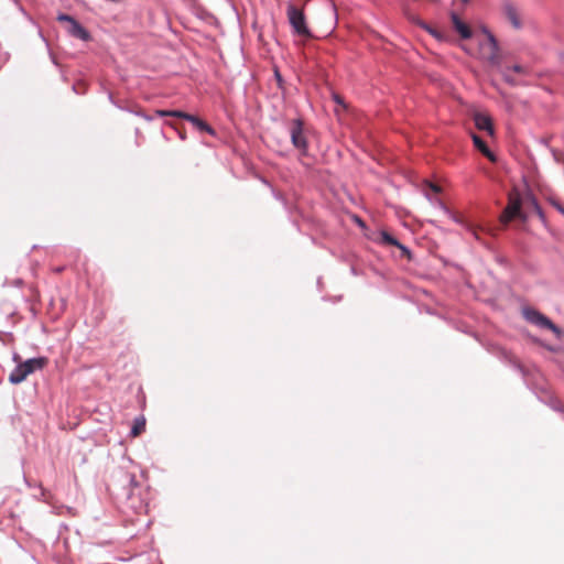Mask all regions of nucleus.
I'll return each instance as SVG.
<instances>
[{"instance_id":"a211bd4d","label":"nucleus","mask_w":564,"mask_h":564,"mask_svg":"<svg viewBox=\"0 0 564 564\" xmlns=\"http://www.w3.org/2000/svg\"><path fill=\"white\" fill-rule=\"evenodd\" d=\"M421 26H422L423 29H425V30H426L431 35H433L434 37H436V39H438V40H441V39H442V34H441V32H438L437 30H435V29H433V28L429 26L427 24H425V23H423V22L421 23Z\"/></svg>"},{"instance_id":"1a4fd4ad","label":"nucleus","mask_w":564,"mask_h":564,"mask_svg":"<svg viewBox=\"0 0 564 564\" xmlns=\"http://www.w3.org/2000/svg\"><path fill=\"white\" fill-rule=\"evenodd\" d=\"M451 21L454 30L459 34V36L464 40H468L473 36V31L470 26L464 22L457 13H451Z\"/></svg>"},{"instance_id":"4468645a","label":"nucleus","mask_w":564,"mask_h":564,"mask_svg":"<svg viewBox=\"0 0 564 564\" xmlns=\"http://www.w3.org/2000/svg\"><path fill=\"white\" fill-rule=\"evenodd\" d=\"M145 417L143 415H140L134 419L133 425L130 432L131 437H138L145 431Z\"/></svg>"},{"instance_id":"f8f14e48","label":"nucleus","mask_w":564,"mask_h":564,"mask_svg":"<svg viewBox=\"0 0 564 564\" xmlns=\"http://www.w3.org/2000/svg\"><path fill=\"white\" fill-rule=\"evenodd\" d=\"M474 145L485 155L489 161L496 162V155L489 150L486 142L477 134H471Z\"/></svg>"},{"instance_id":"0eeeda50","label":"nucleus","mask_w":564,"mask_h":564,"mask_svg":"<svg viewBox=\"0 0 564 564\" xmlns=\"http://www.w3.org/2000/svg\"><path fill=\"white\" fill-rule=\"evenodd\" d=\"M58 21L68 23L67 31L74 37L80 39L83 41H88L90 39L88 31L84 29L73 17L61 14L58 15Z\"/></svg>"},{"instance_id":"f3484780","label":"nucleus","mask_w":564,"mask_h":564,"mask_svg":"<svg viewBox=\"0 0 564 564\" xmlns=\"http://www.w3.org/2000/svg\"><path fill=\"white\" fill-rule=\"evenodd\" d=\"M512 70L517 74H520V75H528L529 74V68L523 66V65H520V64H514L512 67H509V72Z\"/></svg>"},{"instance_id":"7ed1b4c3","label":"nucleus","mask_w":564,"mask_h":564,"mask_svg":"<svg viewBox=\"0 0 564 564\" xmlns=\"http://www.w3.org/2000/svg\"><path fill=\"white\" fill-rule=\"evenodd\" d=\"M487 40L479 44V55L491 66L498 67L501 65L498 43L490 32H487Z\"/></svg>"},{"instance_id":"5701e85b","label":"nucleus","mask_w":564,"mask_h":564,"mask_svg":"<svg viewBox=\"0 0 564 564\" xmlns=\"http://www.w3.org/2000/svg\"><path fill=\"white\" fill-rule=\"evenodd\" d=\"M63 270H64L63 267H57V268L53 269V271L56 272V273H61Z\"/></svg>"},{"instance_id":"412c9836","label":"nucleus","mask_w":564,"mask_h":564,"mask_svg":"<svg viewBox=\"0 0 564 564\" xmlns=\"http://www.w3.org/2000/svg\"><path fill=\"white\" fill-rule=\"evenodd\" d=\"M182 130H185V128H184V127H180V126H178L177 134H178V137H180L181 139H185V134L183 133V131H182Z\"/></svg>"},{"instance_id":"423d86ee","label":"nucleus","mask_w":564,"mask_h":564,"mask_svg":"<svg viewBox=\"0 0 564 564\" xmlns=\"http://www.w3.org/2000/svg\"><path fill=\"white\" fill-rule=\"evenodd\" d=\"M523 316L528 322L539 327L550 329L556 335L561 334L560 328L549 317L536 310L525 308L523 310Z\"/></svg>"},{"instance_id":"2eb2a0df","label":"nucleus","mask_w":564,"mask_h":564,"mask_svg":"<svg viewBox=\"0 0 564 564\" xmlns=\"http://www.w3.org/2000/svg\"><path fill=\"white\" fill-rule=\"evenodd\" d=\"M501 73H502L505 80L508 84H510L512 86L520 85V83L509 73V67H506L505 69H502Z\"/></svg>"},{"instance_id":"9d476101","label":"nucleus","mask_w":564,"mask_h":564,"mask_svg":"<svg viewBox=\"0 0 564 564\" xmlns=\"http://www.w3.org/2000/svg\"><path fill=\"white\" fill-rule=\"evenodd\" d=\"M473 119L478 130L486 131L491 137L495 134V129L490 116L482 112H475Z\"/></svg>"},{"instance_id":"dca6fc26","label":"nucleus","mask_w":564,"mask_h":564,"mask_svg":"<svg viewBox=\"0 0 564 564\" xmlns=\"http://www.w3.org/2000/svg\"><path fill=\"white\" fill-rule=\"evenodd\" d=\"M501 73H502L505 80L508 84H510L512 86L520 85V83L509 73V67H506L505 69H502Z\"/></svg>"},{"instance_id":"f03ea898","label":"nucleus","mask_w":564,"mask_h":564,"mask_svg":"<svg viewBox=\"0 0 564 564\" xmlns=\"http://www.w3.org/2000/svg\"><path fill=\"white\" fill-rule=\"evenodd\" d=\"M47 364V358L39 357L31 358L24 362L19 364L9 376V381L13 384L23 382L29 375L36 370L43 369Z\"/></svg>"},{"instance_id":"6ab92c4d","label":"nucleus","mask_w":564,"mask_h":564,"mask_svg":"<svg viewBox=\"0 0 564 564\" xmlns=\"http://www.w3.org/2000/svg\"><path fill=\"white\" fill-rule=\"evenodd\" d=\"M468 230L474 235V237L479 240V232L482 231V228L480 227H477V226H474V225H468Z\"/></svg>"},{"instance_id":"9b49d317","label":"nucleus","mask_w":564,"mask_h":564,"mask_svg":"<svg viewBox=\"0 0 564 564\" xmlns=\"http://www.w3.org/2000/svg\"><path fill=\"white\" fill-rule=\"evenodd\" d=\"M503 14L507 18V20L512 24L513 28H521V18L514 6H512L511 3L505 4Z\"/></svg>"},{"instance_id":"39448f33","label":"nucleus","mask_w":564,"mask_h":564,"mask_svg":"<svg viewBox=\"0 0 564 564\" xmlns=\"http://www.w3.org/2000/svg\"><path fill=\"white\" fill-rule=\"evenodd\" d=\"M289 132L294 148H296L302 154H306L308 144L303 121L301 119L291 120L289 124Z\"/></svg>"},{"instance_id":"20e7f679","label":"nucleus","mask_w":564,"mask_h":564,"mask_svg":"<svg viewBox=\"0 0 564 564\" xmlns=\"http://www.w3.org/2000/svg\"><path fill=\"white\" fill-rule=\"evenodd\" d=\"M521 204H522V200H521L520 193L518 191L510 192L509 196H508V205L506 206V208L503 209V212L500 216V221L503 225H507L514 218H523L524 219V216L521 213Z\"/></svg>"},{"instance_id":"6e6552de","label":"nucleus","mask_w":564,"mask_h":564,"mask_svg":"<svg viewBox=\"0 0 564 564\" xmlns=\"http://www.w3.org/2000/svg\"><path fill=\"white\" fill-rule=\"evenodd\" d=\"M178 119L187 120L192 129L199 133H208L210 135H215V130L206 121L196 116L178 111Z\"/></svg>"},{"instance_id":"aec40b11","label":"nucleus","mask_w":564,"mask_h":564,"mask_svg":"<svg viewBox=\"0 0 564 564\" xmlns=\"http://www.w3.org/2000/svg\"><path fill=\"white\" fill-rule=\"evenodd\" d=\"M158 113L160 116H172V117H176V110H170V111H163V110H159Z\"/></svg>"},{"instance_id":"ddd939ff","label":"nucleus","mask_w":564,"mask_h":564,"mask_svg":"<svg viewBox=\"0 0 564 564\" xmlns=\"http://www.w3.org/2000/svg\"><path fill=\"white\" fill-rule=\"evenodd\" d=\"M381 241L386 245L398 247L402 251V253L405 256L410 254L409 249L405 248L403 245H401L393 236H391L387 231L381 232Z\"/></svg>"},{"instance_id":"4be33fe9","label":"nucleus","mask_w":564,"mask_h":564,"mask_svg":"<svg viewBox=\"0 0 564 564\" xmlns=\"http://www.w3.org/2000/svg\"><path fill=\"white\" fill-rule=\"evenodd\" d=\"M431 189L435 193H438L441 191L440 186L435 185V184H431L430 185Z\"/></svg>"},{"instance_id":"f257e3e1","label":"nucleus","mask_w":564,"mask_h":564,"mask_svg":"<svg viewBox=\"0 0 564 564\" xmlns=\"http://www.w3.org/2000/svg\"><path fill=\"white\" fill-rule=\"evenodd\" d=\"M286 17L295 34L306 39L313 36L311 30L306 24V17L303 7H297L294 3H289L286 7Z\"/></svg>"}]
</instances>
